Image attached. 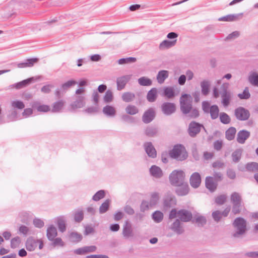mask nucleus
Returning a JSON list of instances; mask_svg holds the SVG:
<instances>
[{
	"label": "nucleus",
	"mask_w": 258,
	"mask_h": 258,
	"mask_svg": "<svg viewBox=\"0 0 258 258\" xmlns=\"http://www.w3.org/2000/svg\"><path fill=\"white\" fill-rule=\"evenodd\" d=\"M138 83L141 86H149L152 85V81L145 77H142L138 79Z\"/></svg>",
	"instance_id": "45"
},
{
	"label": "nucleus",
	"mask_w": 258,
	"mask_h": 258,
	"mask_svg": "<svg viewBox=\"0 0 258 258\" xmlns=\"http://www.w3.org/2000/svg\"><path fill=\"white\" fill-rule=\"evenodd\" d=\"M192 98L189 94H182L180 98V106L181 112L184 114L187 113L191 110L192 106Z\"/></svg>",
	"instance_id": "3"
},
{
	"label": "nucleus",
	"mask_w": 258,
	"mask_h": 258,
	"mask_svg": "<svg viewBox=\"0 0 258 258\" xmlns=\"http://www.w3.org/2000/svg\"><path fill=\"white\" fill-rule=\"evenodd\" d=\"M169 155L171 158L178 161L184 160L187 157L185 148L181 145H175L173 148L169 151Z\"/></svg>",
	"instance_id": "2"
},
{
	"label": "nucleus",
	"mask_w": 258,
	"mask_h": 258,
	"mask_svg": "<svg viewBox=\"0 0 258 258\" xmlns=\"http://www.w3.org/2000/svg\"><path fill=\"white\" fill-rule=\"evenodd\" d=\"M176 39L172 41L165 40L163 41L161 43H160L159 46V48L160 50H165L166 49H168L174 46L176 44Z\"/></svg>",
	"instance_id": "24"
},
{
	"label": "nucleus",
	"mask_w": 258,
	"mask_h": 258,
	"mask_svg": "<svg viewBox=\"0 0 258 258\" xmlns=\"http://www.w3.org/2000/svg\"><path fill=\"white\" fill-rule=\"evenodd\" d=\"M77 84V82L74 80H69L67 82L63 83L61 85V89L63 90H67L72 86H74Z\"/></svg>",
	"instance_id": "54"
},
{
	"label": "nucleus",
	"mask_w": 258,
	"mask_h": 258,
	"mask_svg": "<svg viewBox=\"0 0 258 258\" xmlns=\"http://www.w3.org/2000/svg\"><path fill=\"white\" fill-rule=\"evenodd\" d=\"M122 99L125 102H130L132 101L135 98V95L131 92H125L122 95Z\"/></svg>",
	"instance_id": "38"
},
{
	"label": "nucleus",
	"mask_w": 258,
	"mask_h": 258,
	"mask_svg": "<svg viewBox=\"0 0 258 258\" xmlns=\"http://www.w3.org/2000/svg\"><path fill=\"white\" fill-rule=\"evenodd\" d=\"M110 203V201L109 199L105 200V201L101 204L99 208V213L100 214H103L107 212L108 210Z\"/></svg>",
	"instance_id": "46"
},
{
	"label": "nucleus",
	"mask_w": 258,
	"mask_h": 258,
	"mask_svg": "<svg viewBox=\"0 0 258 258\" xmlns=\"http://www.w3.org/2000/svg\"><path fill=\"white\" fill-rule=\"evenodd\" d=\"M229 84L227 83H223L221 86L220 94L222 98V104L224 107L229 105L232 98V94L228 91Z\"/></svg>",
	"instance_id": "5"
},
{
	"label": "nucleus",
	"mask_w": 258,
	"mask_h": 258,
	"mask_svg": "<svg viewBox=\"0 0 258 258\" xmlns=\"http://www.w3.org/2000/svg\"><path fill=\"white\" fill-rule=\"evenodd\" d=\"M103 113L108 116H113L116 114L115 108L109 105H106L103 109Z\"/></svg>",
	"instance_id": "36"
},
{
	"label": "nucleus",
	"mask_w": 258,
	"mask_h": 258,
	"mask_svg": "<svg viewBox=\"0 0 258 258\" xmlns=\"http://www.w3.org/2000/svg\"><path fill=\"white\" fill-rule=\"evenodd\" d=\"M227 196L225 195H221L217 197L215 199V203L218 205H223L226 201Z\"/></svg>",
	"instance_id": "57"
},
{
	"label": "nucleus",
	"mask_w": 258,
	"mask_h": 258,
	"mask_svg": "<svg viewBox=\"0 0 258 258\" xmlns=\"http://www.w3.org/2000/svg\"><path fill=\"white\" fill-rule=\"evenodd\" d=\"M236 130L234 127H229L225 132V137L229 141H231L235 138Z\"/></svg>",
	"instance_id": "32"
},
{
	"label": "nucleus",
	"mask_w": 258,
	"mask_h": 258,
	"mask_svg": "<svg viewBox=\"0 0 258 258\" xmlns=\"http://www.w3.org/2000/svg\"><path fill=\"white\" fill-rule=\"evenodd\" d=\"M84 218V213L82 210H78L74 213V220L77 222H80Z\"/></svg>",
	"instance_id": "49"
},
{
	"label": "nucleus",
	"mask_w": 258,
	"mask_h": 258,
	"mask_svg": "<svg viewBox=\"0 0 258 258\" xmlns=\"http://www.w3.org/2000/svg\"><path fill=\"white\" fill-rule=\"evenodd\" d=\"M57 235V230L52 225L49 226L47 230V236L49 240L52 241Z\"/></svg>",
	"instance_id": "31"
},
{
	"label": "nucleus",
	"mask_w": 258,
	"mask_h": 258,
	"mask_svg": "<svg viewBox=\"0 0 258 258\" xmlns=\"http://www.w3.org/2000/svg\"><path fill=\"white\" fill-rule=\"evenodd\" d=\"M219 108L217 105H213L211 106L209 112L210 113L212 119H216L219 115Z\"/></svg>",
	"instance_id": "37"
},
{
	"label": "nucleus",
	"mask_w": 258,
	"mask_h": 258,
	"mask_svg": "<svg viewBox=\"0 0 258 258\" xmlns=\"http://www.w3.org/2000/svg\"><path fill=\"white\" fill-rule=\"evenodd\" d=\"M188 116L191 118H196L199 116L198 110L196 108H191L190 111L187 113Z\"/></svg>",
	"instance_id": "58"
},
{
	"label": "nucleus",
	"mask_w": 258,
	"mask_h": 258,
	"mask_svg": "<svg viewBox=\"0 0 258 258\" xmlns=\"http://www.w3.org/2000/svg\"><path fill=\"white\" fill-rule=\"evenodd\" d=\"M38 240H36L32 238H29L26 242V247L28 251H33L37 246Z\"/></svg>",
	"instance_id": "25"
},
{
	"label": "nucleus",
	"mask_w": 258,
	"mask_h": 258,
	"mask_svg": "<svg viewBox=\"0 0 258 258\" xmlns=\"http://www.w3.org/2000/svg\"><path fill=\"white\" fill-rule=\"evenodd\" d=\"M178 217L179 220L186 222L190 221L192 218V214L187 210H180L178 211Z\"/></svg>",
	"instance_id": "18"
},
{
	"label": "nucleus",
	"mask_w": 258,
	"mask_h": 258,
	"mask_svg": "<svg viewBox=\"0 0 258 258\" xmlns=\"http://www.w3.org/2000/svg\"><path fill=\"white\" fill-rule=\"evenodd\" d=\"M21 243V239L19 237L17 236L12 239L11 241V246L15 248L19 246Z\"/></svg>",
	"instance_id": "55"
},
{
	"label": "nucleus",
	"mask_w": 258,
	"mask_h": 258,
	"mask_svg": "<svg viewBox=\"0 0 258 258\" xmlns=\"http://www.w3.org/2000/svg\"><path fill=\"white\" fill-rule=\"evenodd\" d=\"M38 60L37 58H29L26 59L24 62L20 63L14 62L12 63L11 65L19 68H30L32 67L34 63H37Z\"/></svg>",
	"instance_id": "11"
},
{
	"label": "nucleus",
	"mask_w": 258,
	"mask_h": 258,
	"mask_svg": "<svg viewBox=\"0 0 258 258\" xmlns=\"http://www.w3.org/2000/svg\"><path fill=\"white\" fill-rule=\"evenodd\" d=\"M234 114L236 118L239 120H247L250 116L249 111L242 107L235 109Z\"/></svg>",
	"instance_id": "9"
},
{
	"label": "nucleus",
	"mask_w": 258,
	"mask_h": 258,
	"mask_svg": "<svg viewBox=\"0 0 258 258\" xmlns=\"http://www.w3.org/2000/svg\"><path fill=\"white\" fill-rule=\"evenodd\" d=\"M12 106L19 109H23L25 107L24 103L19 100L13 101L11 103Z\"/></svg>",
	"instance_id": "56"
},
{
	"label": "nucleus",
	"mask_w": 258,
	"mask_h": 258,
	"mask_svg": "<svg viewBox=\"0 0 258 258\" xmlns=\"http://www.w3.org/2000/svg\"><path fill=\"white\" fill-rule=\"evenodd\" d=\"M157 97V89L156 88H153L148 92L147 99L150 102H154L156 100Z\"/></svg>",
	"instance_id": "27"
},
{
	"label": "nucleus",
	"mask_w": 258,
	"mask_h": 258,
	"mask_svg": "<svg viewBox=\"0 0 258 258\" xmlns=\"http://www.w3.org/2000/svg\"><path fill=\"white\" fill-rule=\"evenodd\" d=\"M122 235L125 238H128L133 236L132 225L128 221H126L123 225Z\"/></svg>",
	"instance_id": "20"
},
{
	"label": "nucleus",
	"mask_w": 258,
	"mask_h": 258,
	"mask_svg": "<svg viewBox=\"0 0 258 258\" xmlns=\"http://www.w3.org/2000/svg\"><path fill=\"white\" fill-rule=\"evenodd\" d=\"M242 152L243 150L240 148L236 149L232 153V158L234 162L237 163L240 160L241 157Z\"/></svg>",
	"instance_id": "35"
},
{
	"label": "nucleus",
	"mask_w": 258,
	"mask_h": 258,
	"mask_svg": "<svg viewBox=\"0 0 258 258\" xmlns=\"http://www.w3.org/2000/svg\"><path fill=\"white\" fill-rule=\"evenodd\" d=\"M169 228L173 232L178 235L182 234L184 229L179 219H176L169 226Z\"/></svg>",
	"instance_id": "12"
},
{
	"label": "nucleus",
	"mask_w": 258,
	"mask_h": 258,
	"mask_svg": "<svg viewBox=\"0 0 258 258\" xmlns=\"http://www.w3.org/2000/svg\"><path fill=\"white\" fill-rule=\"evenodd\" d=\"M246 221L241 217L236 218L233 223V226L235 229V232L232 236L235 238L241 237L246 231Z\"/></svg>",
	"instance_id": "1"
},
{
	"label": "nucleus",
	"mask_w": 258,
	"mask_h": 258,
	"mask_svg": "<svg viewBox=\"0 0 258 258\" xmlns=\"http://www.w3.org/2000/svg\"><path fill=\"white\" fill-rule=\"evenodd\" d=\"M162 96L166 97L168 99L174 98L175 96L174 89L171 87L164 88Z\"/></svg>",
	"instance_id": "29"
},
{
	"label": "nucleus",
	"mask_w": 258,
	"mask_h": 258,
	"mask_svg": "<svg viewBox=\"0 0 258 258\" xmlns=\"http://www.w3.org/2000/svg\"><path fill=\"white\" fill-rule=\"evenodd\" d=\"M250 133L249 132L242 130L238 132L237 135V142L241 144H243L245 141L250 137Z\"/></svg>",
	"instance_id": "16"
},
{
	"label": "nucleus",
	"mask_w": 258,
	"mask_h": 258,
	"mask_svg": "<svg viewBox=\"0 0 258 258\" xmlns=\"http://www.w3.org/2000/svg\"><path fill=\"white\" fill-rule=\"evenodd\" d=\"M105 196V191L103 190H100L97 191L92 198V199L95 201H98L99 200L103 199Z\"/></svg>",
	"instance_id": "53"
},
{
	"label": "nucleus",
	"mask_w": 258,
	"mask_h": 258,
	"mask_svg": "<svg viewBox=\"0 0 258 258\" xmlns=\"http://www.w3.org/2000/svg\"><path fill=\"white\" fill-rule=\"evenodd\" d=\"M240 14H231L219 18L220 21H234L238 19Z\"/></svg>",
	"instance_id": "34"
},
{
	"label": "nucleus",
	"mask_w": 258,
	"mask_h": 258,
	"mask_svg": "<svg viewBox=\"0 0 258 258\" xmlns=\"http://www.w3.org/2000/svg\"><path fill=\"white\" fill-rule=\"evenodd\" d=\"M155 116V111L153 108H150L146 111L142 117V120L145 123L151 122Z\"/></svg>",
	"instance_id": "14"
},
{
	"label": "nucleus",
	"mask_w": 258,
	"mask_h": 258,
	"mask_svg": "<svg viewBox=\"0 0 258 258\" xmlns=\"http://www.w3.org/2000/svg\"><path fill=\"white\" fill-rule=\"evenodd\" d=\"M85 105V97L83 95H76L74 101L70 105L68 110L73 112L78 108L83 107Z\"/></svg>",
	"instance_id": "7"
},
{
	"label": "nucleus",
	"mask_w": 258,
	"mask_h": 258,
	"mask_svg": "<svg viewBox=\"0 0 258 258\" xmlns=\"http://www.w3.org/2000/svg\"><path fill=\"white\" fill-rule=\"evenodd\" d=\"M203 128L206 132V129L204 126L198 122L195 121H192L188 125V133L190 137L194 138L199 134L201 129Z\"/></svg>",
	"instance_id": "8"
},
{
	"label": "nucleus",
	"mask_w": 258,
	"mask_h": 258,
	"mask_svg": "<svg viewBox=\"0 0 258 258\" xmlns=\"http://www.w3.org/2000/svg\"><path fill=\"white\" fill-rule=\"evenodd\" d=\"M132 75H125L116 79L117 89L119 91L124 88L127 83L131 80Z\"/></svg>",
	"instance_id": "13"
},
{
	"label": "nucleus",
	"mask_w": 258,
	"mask_h": 258,
	"mask_svg": "<svg viewBox=\"0 0 258 258\" xmlns=\"http://www.w3.org/2000/svg\"><path fill=\"white\" fill-rule=\"evenodd\" d=\"M217 182L214 180L212 176H208L206 178L205 184L206 187L211 191L213 192L216 190L217 186Z\"/></svg>",
	"instance_id": "19"
},
{
	"label": "nucleus",
	"mask_w": 258,
	"mask_h": 258,
	"mask_svg": "<svg viewBox=\"0 0 258 258\" xmlns=\"http://www.w3.org/2000/svg\"><path fill=\"white\" fill-rule=\"evenodd\" d=\"M195 222L199 226H203L206 223V219L205 217L199 216L196 218Z\"/></svg>",
	"instance_id": "61"
},
{
	"label": "nucleus",
	"mask_w": 258,
	"mask_h": 258,
	"mask_svg": "<svg viewBox=\"0 0 258 258\" xmlns=\"http://www.w3.org/2000/svg\"><path fill=\"white\" fill-rule=\"evenodd\" d=\"M136 61V58L133 57H129L127 58H122L118 60V63L119 64H123L134 62Z\"/></svg>",
	"instance_id": "51"
},
{
	"label": "nucleus",
	"mask_w": 258,
	"mask_h": 258,
	"mask_svg": "<svg viewBox=\"0 0 258 258\" xmlns=\"http://www.w3.org/2000/svg\"><path fill=\"white\" fill-rule=\"evenodd\" d=\"M152 218L155 222L160 223L163 219V214L159 211H156L153 213Z\"/></svg>",
	"instance_id": "42"
},
{
	"label": "nucleus",
	"mask_w": 258,
	"mask_h": 258,
	"mask_svg": "<svg viewBox=\"0 0 258 258\" xmlns=\"http://www.w3.org/2000/svg\"><path fill=\"white\" fill-rule=\"evenodd\" d=\"M158 130L157 128L152 126H149L145 130V134L149 137H154L158 133Z\"/></svg>",
	"instance_id": "43"
},
{
	"label": "nucleus",
	"mask_w": 258,
	"mask_h": 258,
	"mask_svg": "<svg viewBox=\"0 0 258 258\" xmlns=\"http://www.w3.org/2000/svg\"><path fill=\"white\" fill-rule=\"evenodd\" d=\"M178 186L176 189V192L178 195L183 196L188 193L189 187L186 183L183 182L182 184Z\"/></svg>",
	"instance_id": "23"
},
{
	"label": "nucleus",
	"mask_w": 258,
	"mask_h": 258,
	"mask_svg": "<svg viewBox=\"0 0 258 258\" xmlns=\"http://www.w3.org/2000/svg\"><path fill=\"white\" fill-rule=\"evenodd\" d=\"M151 174L155 177L160 178L162 175V171L161 168L156 165H153L150 169Z\"/></svg>",
	"instance_id": "30"
},
{
	"label": "nucleus",
	"mask_w": 258,
	"mask_h": 258,
	"mask_svg": "<svg viewBox=\"0 0 258 258\" xmlns=\"http://www.w3.org/2000/svg\"><path fill=\"white\" fill-rule=\"evenodd\" d=\"M152 206H150V202L149 203L147 201H142L141 206H140V210L142 212H145L149 209L150 207Z\"/></svg>",
	"instance_id": "62"
},
{
	"label": "nucleus",
	"mask_w": 258,
	"mask_h": 258,
	"mask_svg": "<svg viewBox=\"0 0 258 258\" xmlns=\"http://www.w3.org/2000/svg\"><path fill=\"white\" fill-rule=\"evenodd\" d=\"M57 226L61 232H63L66 230V223L63 217H59L57 218Z\"/></svg>",
	"instance_id": "44"
},
{
	"label": "nucleus",
	"mask_w": 258,
	"mask_h": 258,
	"mask_svg": "<svg viewBox=\"0 0 258 258\" xmlns=\"http://www.w3.org/2000/svg\"><path fill=\"white\" fill-rule=\"evenodd\" d=\"M202 93L204 95H207L209 92L210 83L208 81H203L201 83Z\"/></svg>",
	"instance_id": "40"
},
{
	"label": "nucleus",
	"mask_w": 258,
	"mask_h": 258,
	"mask_svg": "<svg viewBox=\"0 0 258 258\" xmlns=\"http://www.w3.org/2000/svg\"><path fill=\"white\" fill-rule=\"evenodd\" d=\"M70 238L72 241L78 242L82 240V236L81 234L78 233L72 232L70 234Z\"/></svg>",
	"instance_id": "52"
},
{
	"label": "nucleus",
	"mask_w": 258,
	"mask_h": 258,
	"mask_svg": "<svg viewBox=\"0 0 258 258\" xmlns=\"http://www.w3.org/2000/svg\"><path fill=\"white\" fill-rule=\"evenodd\" d=\"M126 113L130 115H135L139 112L138 108L133 105H128L125 108Z\"/></svg>",
	"instance_id": "47"
},
{
	"label": "nucleus",
	"mask_w": 258,
	"mask_h": 258,
	"mask_svg": "<svg viewBox=\"0 0 258 258\" xmlns=\"http://www.w3.org/2000/svg\"><path fill=\"white\" fill-rule=\"evenodd\" d=\"M162 112L166 115H170L176 111V105L171 102H164L161 106Z\"/></svg>",
	"instance_id": "10"
},
{
	"label": "nucleus",
	"mask_w": 258,
	"mask_h": 258,
	"mask_svg": "<svg viewBox=\"0 0 258 258\" xmlns=\"http://www.w3.org/2000/svg\"><path fill=\"white\" fill-rule=\"evenodd\" d=\"M185 174L182 170H175L169 176L171 184L175 186H179L184 182Z\"/></svg>",
	"instance_id": "4"
},
{
	"label": "nucleus",
	"mask_w": 258,
	"mask_h": 258,
	"mask_svg": "<svg viewBox=\"0 0 258 258\" xmlns=\"http://www.w3.org/2000/svg\"><path fill=\"white\" fill-rule=\"evenodd\" d=\"M214 180L216 182L220 181L223 179V175L221 172L214 171L213 173V177Z\"/></svg>",
	"instance_id": "63"
},
{
	"label": "nucleus",
	"mask_w": 258,
	"mask_h": 258,
	"mask_svg": "<svg viewBox=\"0 0 258 258\" xmlns=\"http://www.w3.org/2000/svg\"><path fill=\"white\" fill-rule=\"evenodd\" d=\"M144 147L146 153L151 158H154L157 156L156 149L151 142H146L144 143Z\"/></svg>",
	"instance_id": "17"
},
{
	"label": "nucleus",
	"mask_w": 258,
	"mask_h": 258,
	"mask_svg": "<svg viewBox=\"0 0 258 258\" xmlns=\"http://www.w3.org/2000/svg\"><path fill=\"white\" fill-rule=\"evenodd\" d=\"M248 81L251 85L258 87V74L255 72L252 73L248 77Z\"/></svg>",
	"instance_id": "39"
},
{
	"label": "nucleus",
	"mask_w": 258,
	"mask_h": 258,
	"mask_svg": "<svg viewBox=\"0 0 258 258\" xmlns=\"http://www.w3.org/2000/svg\"><path fill=\"white\" fill-rule=\"evenodd\" d=\"M191 186L195 188H198L201 183V177L198 172H194L192 173L189 179Z\"/></svg>",
	"instance_id": "15"
},
{
	"label": "nucleus",
	"mask_w": 258,
	"mask_h": 258,
	"mask_svg": "<svg viewBox=\"0 0 258 258\" xmlns=\"http://www.w3.org/2000/svg\"><path fill=\"white\" fill-rule=\"evenodd\" d=\"M32 107L39 112H46L50 110V107L47 105L41 104L39 101H35L32 103Z\"/></svg>",
	"instance_id": "21"
},
{
	"label": "nucleus",
	"mask_w": 258,
	"mask_h": 258,
	"mask_svg": "<svg viewBox=\"0 0 258 258\" xmlns=\"http://www.w3.org/2000/svg\"><path fill=\"white\" fill-rule=\"evenodd\" d=\"M113 99V94L111 91L108 90H107L105 94L104 97V100L105 102L108 103L112 101Z\"/></svg>",
	"instance_id": "60"
},
{
	"label": "nucleus",
	"mask_w": 258,
	"mask_h": 258,
	"mask_svg": "<svg viewBox=\"0 0 258 258\" xmlns=\"http://www.w3.org/2000/svg\"><path fill=\"white\" fill-rule=\"evenodd\" d=\"M169 72L166 70L160 71L157 75V80L158 83L163 84L168 77Z\"/></svg>",
	"instance_id": "28"
},
{
	"label": "nucleus",
	"mask_w": 258,
	"mask_h": 258,
	"mask_svg": "<svg viewBox=\"0 0 258 258\" xmlns=\"http://www.w3.org/2000/svg\"><path fill=\"white\" fill-rule=\"evenodd\" d=\"M164 206L166 208H170L176 204V200L171 194H167L164 200Z\"/></svg>",
	"instance_id": "22"
},
{
	"label": "nucleus",
	"mask_w": 258,
	"mask_h": 258,
	"mask_svg": "<svg viewBox=\"0 0 258 258\" xmlns=\"http://www.w3.org/2000/svg\"><path fill=\"white\" fill-rule=\"evenodd\" d=\"M238 96L241 99H247L250 96V93L248 91V88H245L242 93L239 94Z\"/></svg>",
	"instance_id": "59"
},
{
	"label": "nucleus",
	"mask_w": 258,
	"mask_h": 258,
	"mask_svg": "<svg viewBox=\"0 0 258 258\" xmlns=\"http://www.w3.org/2000/svg\"><path fill=\"white\" fill-rule=\"evenodd\" d=\"M212 217L215 221L218 222L221 219L222 216L221 212L219 211H216L213 212Z\"/></svg>",
	"instance_id": "64"
},
{
	"label": "nucleus",
	"mask_w": 258,
	"mask_h": 258,
	"mask_svg": "<svg viewBox=\"0 0 258 258\" xmlns=\"http://www.w3.org/2000/svg\"><path fill=\"white\" fill-rule=\"evenodd\" d=\"M34 80V78L33 77L30 78L29 79L21 81L19 83H16L13 85L12 86L13 87L17 89H20L25 87L26 86L31 84Z\"/></svg>",
	"instance_id": "26"
},
{
	"label": "nucleus",
	"mask_w": 258,
	"mask_h": 258,
	"mask_svg": "<svg viewBox=\"0 0 258 258\" xmlns=\"http://www.w3.org/2000/svg\"><path fill=\"white\" fill-rule=\"evenodd\" d=\"M246 170L250 172H258V163L256 162L248 163L245 166Z\"/></svg>",
	"instance_id": "41"
},
{
	"label": "nucleus",
	"mask_w": 258,
	"mask_h": 258,
	"mask_svg": "<svg viewBox=\"0 0 258 258\" xmlns=\"http://www.w3.org/2000/svg\"><path fill=\"white\" fill-rule=\"evenodd\" d=\"M159 194L157 192H153L151 194L150 201V206H154L156 205L159 200Z\"/></svg>",
	"instance_id": "50"
},
{
	"label": "nucleus",
	"mask_w": 258,
	"mask_h": 258,
	"mask_svg": "<svg viewBox=\"0 0 258 258\" xmlns=\"http://www.w3.org/2000/svg\"><path fill=\"white\" fill-rule=\"evenodd\" d=\"M219 118L221 122L223 124H228L230 122V117L225 112L221 113L220 114Z\"/></svg>",
	"instance_id": "48"
},
{
	"label": "nucleus",
	"mask_w": 258,
	"mask_h": 258,
	"mask_svg": "<svg viewBox=\"0 0 258 258\" xmlns=\"http://www.w3.org/2000/svg\"><path fill=\"white\" fill-rule=\"evenodd\" d=\"M65 102L62 100L54 102L53 104L52 111L53 112H59L64 105Z\"/></svg>",
	"instance_id": "33"
},
{
	"label": "nucleus",
	"mask_w": 258,
	"mask_h": 258,
	"mask_svg": "<svg viewBox=\"0 0 258 258\" xmlns=\"http://www.w3.org/2000/svg\"><path fill=\"white\" fill-rule=\"evenodd\" d=\"M231 202L233 204L232 212L234 214H238L241 211L242 198L241 195L237 192H234L231 195Z\"/></svg>",
	"instance_id": "6"
}]
</instances>
